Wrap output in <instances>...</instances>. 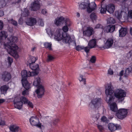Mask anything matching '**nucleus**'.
Here are the masks:
<instances>
[{"mask_svg":"<svg viewBox=\"0 0 132 132\" xmlns=\"http://www.w3.org/2000/svg\"><path fill=\"white\" fill-rule=\"evenodd\" d=\"M96 58L95 56H93L92 57L90 60V61L93 63H94L96 61Z\"/></svg>","mask_w":132,"mask_h":132,"instance_id":"50","label":"nucleus"},{"mask_svg":"<svg viewBox=\"0 0 132 132\" xmlns=\"http://www.w3.org/2000/svg\"><path fill=\"white\" fill-rule=\"evenodd\" d=\"M11 22L14 26H16L17 25V22L13 20L12 19L11 20Z\"/></svg>","mask_w":132,"mask_h":132,"instance_id":"54","label":"nucleus"},{"mask_svg":"<svg viewBox=\"0 0 132 132\" xmlns=\"http://www.w3.org/2000/svg\"><path fill=\"white\" fill-rule=\"evenodd\" d=\"M90 5L89 1L88 0H85L84 2L82 3L79 5V8L81 9H87V11L89 13H90L94 11L96 8V5L95 2L91 3Z\"/></svg>","mask_w":132,"mask_h":132,"instance_id":"4","label":"nucleus"},{"mask_svg":"<svg viewBox=\"0 0 132 132\" xmlns=\"http://www.w3.org/2000/svg\"><path fill=\"white\" fill-rule=\"evenodd\" d=\"M107 23L110 24H113L115 23V20L112 18H108L107 20Z\"/></svg>","mask_w":132,"mask_h":132,"instance_id":"32","label":"nucleus"},{"mask_svg":"<svg viewBox=\"0 0 132 132\" xmlns=\"http://www.w3.org/2000/svg\"><path fill=\"white\" fill-rule=\"evenodd\" d=\"M8 1V0H0V8L5 6Z\"/></svg>","mask_w":132,"mask_h":132,"instance_id":"27","label":"nucleus"},{"mask_svg":"<svg viewBox=\"0 0 132 132\" xmlns=\"http://www.w3.org/2000/svg\"><path fill=\"white\" fill-rule=\"evenodd\" d=\"M113 43V40L111 38H109L105 44L104 46L100 47V48H103L104 49L110 48L112 45Z\"/></svg>","mask_w":132,"mask_h":132,"instance_id":"13","label":"nucleus"},{"mask_svg":"<svg viewBox=\"0 0 132 132\" xmlns=\"http://www.w3.org/2000/svg\"><path fill=\"white\" fill-rule=\"evenodd\" d=\"M21 74L22 78L21 80L22 81L23 80H27V77L35 76L36 74V73L35 72H31L30 71L27 72L26 70H23L22 71Z\"/></svg>","mask_w":132,"mask_h":132,"instance_id":"9","label":"nucleus"},{"mask_svg":"<svg viewBox=\"0 0 132 132\" xmlns=\"http://www.w3.org/2000/svg\"><path fill=\"white\" fill-rule=\"evenodd\" d=\"M100 116V115L99 113H97L96 114L93 115V120L94 121L95 123L97 124L98 123Z\"/></svg>","mask_w":132,"mask_h":132,"instance_id":"23","label":"nucleus"},{"mask_svg":"<svg viewBox=\"0 0 132 132\" xmlns=\"http://www.w3.org/2000/svg\"><path fill=\"white\" fill-rule=\"evenodd\" d=\"M8 61V63L10 65H11V63L13 61V60L12 58L10 57H7Z\"/></svg>","mask_w":132,"mask_h":132,"instance_id":"52","label":"nucleus"},{"mask_svg":"<svg viewBox=\"0 0 132 132\" xmlns=\"http://www.w3.org/2000/svg\"><path fill=\"white\" fill-rule=\"evenodd\" d=\"M36 22V18L32 17L27 18L26 21V23L27 25L31 26L35 24Z\"/></svg>","mask_w":132,"mask_h":132,"instance_id":"14","label":"nucleus"},{"mask_svg":"<svg viewBox=\"0 0 132 132\" xmlns=\"http://www.w3.org/2000/svg\"><path fill=\"white\" fill-rule=\"evenodd\" d=\"M36 92L38 95V97L39 98L42 97L43 95L44 92L43 87L41 85H39Z\"/></svg>","mask_w":132,"mask_h":132,"instance_id":"10","label":"nucleus"},{"mask_svg":"<svg viewBox=\"0 0 132 132\" xmlns=\"http://www.w3.org/2000/svg\"><path fill=\"white\" fill-rule=\"evenodd\" d=\"M29 14V11L27 9H25L24 11L21 14V16H23L26 17L28 16Z\"/></svg>","mask_w":132,"mask_h":132,"instance_id":"30","label":"nucleus"},{"mask_svg":"<svg viewBox=\"0 0 132 132\" xmlns=\"http://www.w3.org/2000/svg\"><path fill=\"white\" fill-rule=\"evenodd\" d=\"M130 72H131L130 69L129 68H127L125 70V73L124 74V76L127 77Z\"/></svg>","mask_w":132,"mask_h":132,"instance_id":"38","label":"nucleus"},{"mask_svg":"<svg viewBox=\"0 0 132 132\" xmlns=\"http://www.w3.org/2000/svg\"><path fill=\"white\" fill-rule=\"evenodd\" d=\"M11 75L7 72H5L2 75V79L4 81H7L11 78Z\"/></svg>","mask_w":132,"mask_h":132,"instance_id":"16","label":"nucleus"},{"mask_svg":"<svg viewBox=\"0 0 132 132\" xmlns=\"http://www.w3.org/2000/svg\"><path fill=\"white\" fill-rule=\"evenodd\" d=\"M51 38H53L58 41L63 40L65 43L69 44L71 42L70 35L68 34H48Z\"/></svg>","mask_w":132,"mask_h":132,"instance_id":"3","label":"nucleus"},{"mask_svg":"<svg viewBox=\"0 0 132 132\" xmlns=\"http://www.w3.org/2000/svg\"><path fill=\"white\" fill-rule=\"evenodd\" d=\"M20 98L19 97L16 96L14 98V106H15L16 107H17V103H15L18 102V101H20Z\"/></svg>","mask_w":132,"mask_h":132,"instance_id":"33","label":"nucleus"},{"mask_svg":"<svg viewBox=\"0 0 132 132\" xmlns=\"http://www.w3.org/2000/svg\"><path fill=\"white\" fill-rule=\"evenodd\" d=\"M122 11H117L115 12V16L119 20L121 21L122 16Z\"/></svg>","mask_w":132,"mask_h":132,"instance_id":"25","label":"nucleus"},{"mask_svg":"<svg viewBox=\"0 0 132 132\" xmlns=\"http://www.w3.org/2000/svg\"><path fill=\"white\" fill-rule=\"evenodd\" d=\"M27 104L29 106L32 108L33 107V105L32 103L29 100L27 102V104Z\"/></svg>","mask_w":132,"mask_h":132,"instance_id":"53","label":"nucleus"},{"mask_svg":"<svg viewBox=\"0 0 132 132\" xmlns=\"http://www.w3.org/2000/svg\"><path fill=\"white\" fill-rule=\"evenodd\" d=\"M47 33H51V28L50 27H48L46 29Z\"/></svg>","mask_w":132,"mask_h":132,"instance_id":"56","label":"nucleus"},{"mask_svg":"<svg viewBox=\"0 0 132 132\" xmlns=\"http://www.w3.org/2000/svg\"><path fill=\"white\" fill-rule=\"evenodd\" d=\"M128 110L125 109H121L118 110L116 115L119 119H123L126 117L128 112Z\"/></svg>","mask_w":132,"mask_h":132,"instance_id":"8","label":"nucleus"},{"mask_svg":"<svg viewBox=\"0 0 132 132\" xmlns=\"http://www.w3.org/2000/svg\"><path fill=\"white\" fill-rule=\"evenodd\" d=\"M4 26L3 23V21L0 20V30H2Z\"/></svg>","mask_w":132,"mask_h":132,"instance_id":"55","label":"nucleus"},{"mask_svg":"<svg viewBox=\"0 0 132 132\" xmlns=\"http://www.w3.org/2000/svg\"><path fill=\"white\" fill-rule=\"evenodd\" d=\"M91 48H90V47L88 46L85 47H84V49L85 51L87 53H88L89 51L90 50Z\"/></svg>","mask_w":132,"mask_h":132,"instance_id":"46","label":"nucleus"},{"mask_svg":"<svg viewBox=\"0 0 132 132\" xmlns=\"http://www.w3.org/2000/svg\"><path fill=\"white\" fill-rule=\"evenodd\" d=\"M38 24L41 26H44V24L43 21L42 19H40L38 21Z\"/></svg>","mask_w":132,"mask_h":132,"instance_id":"49","label":"nucleus"},{"mask_svg":"<svg viewBox=\"0 0 132 132\" xmlns=\"http://www.w3.org/2000/svg\"><path fill=\"white\" fill-rule=\"evenodd\" d=\"M102 27V25L100 24H97L95 27V28H101Z\"/></svg>","mask_w":132,"mask_h":132,"instance_id":"60","label":"nucleus"},{"mask_svg":"<svg viewBox=\"0 0 132 132\" xmlns=\"http://www.w3.org/2000/svg\"><path fill=\"white\" fill-rule=\"evenodd\" d=\"M40 79L39 77H37L35 79L33 84L35 86H37L39 84L40 82Z\"/></svg>","mask_w":132,"mask_h":132,"instance_id":"28","label":"nucleus"},{"mask_svg":"<svg viewBox=\"0 0 132 132\" xmlns=\"http://www.w3.org/2000/svg\"><path fill=\"white\" fill-rule=\"evenodd\" d=\"M115 28V27L114 25H110L105 27L104 29V32H112L114 31Z\"/></svg>","mask_w":132,"mask_h":132,"instance_id":"15","label":"nucleus"},{"mask_svg":"<svg viewBox=\"0 0 132 132\" xmlns=\"http://www.w3.org/2000/svg\"><path fill=\"white\" fill-rule=\"evenodd\" d=\"M20 101L23 104V103L24 104H27V102L28 101V100H27L25 97L24 96H22L20 98Z\"/></svg>","mask_w":132,"mask_h":132,"instance_id":"35","label":"nucleus"},{"mask_svg":"<svg viewBox=\"0 0 132 132\" xmlns=\"http://www.w3.org/2000/svg\"><path fill=\"white\" fill-rule=\"evenodd\" d=\"M69 27L65 25L62 28V30L64 32H66L68 31Z\"/></svg>","mask_w":132,"mask_h":132,"instance_id":"41","label":"nucleus"},{"mask_svg":"<svg viewBox=\"0 0 132 132\" xmlns=\"http://www.w3.org/2000/svg\"><path fill=\"white\" fill-rule=\"evenodd\" d=\"M22 82L23 86L27 90H28L31 88L30 84L27 80H23L22 81Z\"/></svg>","mask_w":132,"mask_h":132,"instance_id":"21","label":"nucleus"},{"mask_svg":"<svg viewBox=\"0 0 132 132\" xmlns=\"http://www.w3.org/2000/svg\"><path fill=\"white\" fill-rule=\"evenodd\" d=\"M83 77V76L82 75H80V77L79 78V80L80 81H84V84H85V78H84Z\"/></svg>","mask_w":132,"mask_h":132,"instance_id":"44","label":"nucleus"},{"mask_svg":"<svg viewBox=\"0 0 132 132\" xmlns=\"http://www.w3.org/2000/svg\"><path fill=\"white\" fill-rule=\"evenodd\" d=\"M40 7L39 2L38 1H34L31 4V10L36 11L39 9Z\"/></svg>","mask_w":132,"mask_h":132,"instance_id":"11","label":"nucleus"},{"mask_svg":"<svg viewBox=\"0 0 132 132\" xmlns=\"http://www.w3.org/2000/svg\"><path fill=\"white\" fill-rule=\"evenodd\" d=\"M9 129L12 132H21V130L19 127L16 125H13L11 126Z\"/></svg>","mask_w":132,"mask_h":132,"instance_id":"19","label":"nucleus"},{"mask_svg":"<svg viewBox=\"0 0 132 132\" xmlns=\"http://www.w3.org/2000/svg\"><path fill=\"white\" fill-rule=\"evenodd\" d=\"M84 46H81L80 45H78L76 47V50L77 51L81 50L82 49H84Z\"/></svg>","mask_w":132,"mask_h":132,"instance_id":"45","label":"nucleus"},{"mask_svg":"<svg viewBox=\"0 0 132 132\" xmlns=\"http://www.w3.org/2000/svg\"><path fill=\"white\" fill-rule=\"evenodd\" d=\"M98 39H93L89 41L88 46L90 47L91 48H95L96 47V43Z\"/></svg>","mask_w":132,"mask_h":132,"instance_id":"17","label":"nucleus"},{"mask_svg":"<svg viewBox=\"0 0 132 132\" xmlns=\"http://www.w3.org/2000/svg\"><path fill=\"white\" fill-rule=\"evenodd\" d=\"M123 70L121 71L119 73V76L120 77L122 76L123 74Z\"/></svg>","mask_w":132,"mask_h":132,"instance_id":"63","label":"nucleus"},{"mask_svg":"<svg viewBox=\"0 0 132 132\" xmlns=\"http://www.w3.org/2000/svg\"><path fill=\"white\" fill-rule=\"evenodd\" d=\"M42 13L43 14H45L47 13L46 10L45 9H43L42 10Z\"/></svg>","mask_w":132,"mask_h":132,"instance_id":"59","label":"nucleus"},{"mask_svg":"<svg viewBox=\"0 0 132 132\" xmlns=\"http://www.w3.org/2000/svg\"><path fill=\"white\" fill-rule=\"evenodd\" d=\"M108 74L111 75L113 74V70L110 69L108 70Z\"/></svg>","mask_w":132,"mask_h":132,"instance_id":"58","label":"nucleus"},{"mask_svg":"<svg viewBox=\"0 0 132 132\" xmlns=\"http://www.w3.org/2000/svg\"><path fill=\"white\" fill-rule=\"evenodd\" d=\"M28 92L27 90L26 89V90H24L22 92V95H25L28 94Z\"/></svg>","mask_w":132,"mask_h":132,"instance_id":"57","label":"nucleus"},{"mask_svg":"<svg viewBox=\"0 0 132 132\" xmlns=\"http://www.w3.org/2000/svg\"><path fill=\"white\" fill-rule=\"evenodd\" d=\"M37 59V57H32L31 60H30L28 61L29 62V64H30V63H34L36 61Z\"/></svg>","mask_w":132,"mask_h":132,"instance_id":"40","label":"nucleus"},{"mask_svg":"<svg viewBox=\"0 0 132 132\" xmlns=\"http://www.w3.org/2000/svg\"><path fill=\"white\" fill-rule=\"evenodd\" d=\"M90 16L91 19L92 20H95L97 18V16L95 13H92L90 14Z\"/></svg>","mask_w":132,"mask_h":132,"instance_id":"39","label":"nucleus"},{"mask_svg":"<svg viewBox=\"0 0 132 132\" xmlns=\"http://www.w3.org/2000/svg\"><path fill=\"white\" fill-rule=\"evenodd\" d=\"M4 15V12L3 11H0V16H1L3 15Z\"/></svg>","mask_w":132,"mask_h":132,"instance_id":"64","label":"nucleus"},{"mask_svg":"<svg viewBox=\"0 0 132 132\" xmlns=\"http://www.w3.org/2000/svg\"><path fill=\"white\" fill-rule=\"evenodd\" d=\"M31 125L36 126L41 129V123L39 122V119L36 116H32L29 119Z\"/></svg>","mask_w":132,"mask_h":132,"instance_id":"7","label":"nucleus"},{"mask_svg":"<svg viewBox=\"0 0 132 132\" xmlns=\"http://www.w3.org/2000/svg\"><path fill=\"white\" fill-rule=\"evenodd\" d=\"M102 103V100L101 98H94L91 100L89 106L92 108H98L101 105Z\"/></svg>","mask_w":132,"mask_h":132,"instance_id":"6","label":"nucleus"},{"mask_svg":"<svg viewBox=\"0 0 132 132\" xmlns=\"http://www.w3.org/2000/svg\"><path fill=\"white\" fill-rule=\"evenodd\" d=\"M126 35V34H119V36L121 37H123L125 36Z\"/></svg>","mask_w":132,"mask_h":132,"instance_id":"61","label":"nucleus"},{"mask_svg":"<svg viewBox=\"0 0 132 132\" xmlns=\"http://www.w3.org/2000/svg\"><path fill=\"white\" fill-rule=\"evenodd\" d=\"M60 87L59 86H56L55 88L56 90L58 92H59L60 90Z\"/></svg>","mask_w":132,"mask_h":132,"instance_id":"62","label":"nucleus"},{"mask_svg":"<svg viewBox=\"0 0 132 132\" xmlns=\"http://www.w3.org/2000/svg\"><path fill=\"white\" fill-rule=\"evenodd\" d=\"M8 88V87L6 85H4L1 87L0 89L2 93L3 94L6 93Z\"/></svg>","mask_w":132,"mask_h":132,"instance_id":"26","label":"nucleus"},{"mask_svg":"<svg viewBox=\"0 0 132 132\" xmlns=\"http://www.w3.org/2000/svg\"><path fill=\"white\" fill-rule=\"evenodd\" d=\"M16 103H17V107H16L15 106H14L15 108L18 109H20L22 107V102L20 101H18V102Z\"/></svg>","mask_w":132,"mask_h":132,"instance_id":"37","label":"nucleus"},{"mask_svg":"<svg viewBox=\"0 0 132 132\" xmlns=\"http://www.w3.org/2000/svg\"><path fill=\"white\" fill-rule=\"evenodd\" d=\"M132 18V10H129L128 11V16L127 17L125 18V19L127 20L129 19Z\"/></svg>","mask_w":132,"mask_h":132,"instance_id":"29","label":"nucleus"},{"mask_svg":"<svg viewBox=\"0 0 132 132\" xmlns=\"http://www.w3.org/2000/svg\"><path fill=\"white\" fill-rule=\"evenodd\" d=\"M44 45L46 48H48L49 50H52L51 48L52 44L50 43H44Z\"/></svg>","mask_w":132,"mask_h":132,"instance_id":"34","label":"nucleus"},{"mask_svg":"<svg viewBox=\"0 0 132 132\" xmlns=\"http://www.w3.org/2000/svg\"><path fill=\"white\" fill-rule=\"evenodd\" d=\"M97 127L98 129H99L100 131L101 132L104 130V127L102 126L98 125Z\"/></svg>","mask_w":132,"mask_h":132,"instance_id":"51","label":"nucleus"},{"mask_svg":"<svg viewBox=\"0 0 132 132\" xmlns=\"http://www.w3.org/2000/svg\"><path fill=\"white\" fill-rule=\"evenodd\" d=\"M107 11L110 13H112L115 10V6L113 4H109L106 7Z\"/></svg>","mask_w":132,"mask_h":132,"instance_id":"22","label":"nucleus"},{"mask_svg":"<svg viewBox=\"0 0 132 132\" xmlns=\"http://www.w3.org/2000/svg\"><path fill=\"white\" fill-rule=\"evenodd\" d=\"M65 25L70 27L72 24L70 19H69L67 18L65 19Z\"/></svg>","mask_w":132,"mask_h":132,"instance_id":"31","label":"nucleus"},{"mask_svg":"<svg viewBox=\"0 0 132 132\" xmlns=\"http://www.w3.org/2000/svg\"><path fill=\"white\" fill-rule=\"evenodd\" d=\"M94 32L92 27H84L83 29V33H93Z\"/></svg>","mask_w":132,"mask_h":132,"instance_id":"20","label":"nucleus"},{"mask_svg":"<svg viewBox=\"0 0 132 132\" xmlns=\"http://www.w3.org/2000/svg\"><path fill=\"white\" fill-rule=\"evenodd\" d=\"M7 34H0V42L2 45L3 44L8 52L10 54L16 55H17V50L18 49V46L13 43H16L18 41V38L16 36H11L7 38L8 42L7 44L5 41L8 35Z\"/></svg>","mask_w":132,"mask_h":132,"instance_id":"1","label":"nucleus"},{"mask_svg":"<svg viewBox=\"0 0 132 132\" xmlns=\"http://www.w3.org/2000/svg\"><path fill=\"white\" fill-rule=\"evenodd\" d=\"M64 20V18L62 16L60 17L59 18H57L55 20V23L56 25L58 26Z\"/></svg>","mask_w":132,"mask_h":132,"instance_id":"24","label":"nucleus"},{"mask_svg":"<svg viewBox=\"0 0 132 132\" xmlns=\"http://www.w3.org/2000/svg\"><path fill=\"white\" fill-rule=\"evenodd\" d=\"M119 33H127V30L125 28H121L119 30Z\"/></svg>","mask_w":132,"mask_h":132,"instance_id":"36","label":"nucleus"},{"mask_svg":"<svg viewBox=\"0 0 132 132\" xmlns=\"http://www.w3.org/2000/svg\"><path fill=\"white\" fill-rule=\"evenodd\" d=\"M108 128L111 131L121 129V127L120 125L118 124H115L113 123H110L108 125Z\"/></svg>","mask_w":132,"mask_h":132,"instance_id":"12","label":"nucleus"},{"mask_svg":"<svg viewBox=\"0 0 132 132\" xmlns=\"http://www.w3.org/2000/svg\"><path fill=\"white\" fill-rule=\"evenodd\" d=\"M101 120L103 122H104L105 123H108V120H107L106 118L104 116H103L101 118Z\"/></svg>","mask_w":132,"mask_h":132,"instance_id":"47","label":"nucleus"},{"mask_svg":"<svg viewBox=\"0 0 132 132\" xmlns=\"http://www.w3.org/2000/svg\"><path fill=\"white\" fill-rule=\"evenodd\" d=\"M107 10V8H102L101 6V9L100 12L102 14H104L106 13V11Z\"/></svg>","mask_w":132,"mask_h":132,"instance_id":"48","label":"nucleus"},{"mask_svg":"<svg viewBox=\"0 0 132 132\" xmlns=\"http://www.w3.org/2000/svg\"><path fill=\"white\" fill-rule=\"evenodd\" d=\"M54 58L51 55H48L47 56V61L48 62L54 59Z\"/></svg>","mask_w":132,"mask_h":132,"instance_id":"42","label":"nucleus"},{"mask_svg":"<svg viewBox=\"0 0 132 132\" xmlns=\"http://www.w3.org/2000/svg\"><path fill=\"white\" fill-rule=\"evenodd\" d=\"M126 94L125 90L120 89H117L114 92L115 97L118 98L119 101L120 102H122L124 99Z\"/></svg>","mask_w":132,"mask_h":132,"instance_id":"5","label":"nucleus"},{"mask_svg":"<svg viewBox=\"0 0 132 132\" xmlns=\"http://www.w3.org/2000/svg\"><path fill=\"white\" fill-rule=\"evenodd\" d=\"M29 66L30 68L32 70L34 71L32 72H35L36 73V74L35 75H37L39 68V66L37 64L30 63Z\"/></svg>","mask_w":132,"mask_h":132,"instance_id":"18","label":"nucleus"},{"mask_svg":"<svg viewBox=\"0 0 132 132\" xmlns=\"http://www.w3.org/2000/svg\"><path fill=\"white\" fill-rule=\"evenodd\" d=\"M105 94L106 95V101L107 103L110 104V109L114 112L117 111L118 108L116 103H112L114 98V96L113 94L114 91L112 88V86L111 85H109L105 90Z\"/></svg>","mask_w":132,"mask_h":132,"instance_id":"2","label":"nucleus"},{"mask_svg":"<svg viewBox=\"0 0 132 132\" xmlns=\"http://www.w3.org/2000/svg\"><path fill=\"white\" fill-rule=\"evenodd\" d=\"M118 45L119 47H124L123 42L122 41H119L118 43Z\"/></svg>","mask_w":132,"mask_h":132,"instance_id":"43","label":"nucleus"}]
</instances>
